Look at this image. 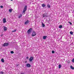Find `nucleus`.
<instances>
[{
	"label": "nucleus",
	"mask_w": 74,
	"mask_h": 74,
	"mask_svg": "<svg viewBox=\"0 0 74 74\" xmlns=\"http://www.w3.org/2000/svg\"><path fill=\"white\" fill-rule=\"evenodd\" d=\"M30 21L29 20H27V21H25V22L24 24L26 25H28L29 24V23Z\"/></svg>",
	"instance_id": "nucleus-4"
},
{
	"label": "nucleus",
	"mask_w": 74,
	"mask_h": 74,
	"mask_svg": "<svg viewBox=\"0 0 74 74\" xmlns=\"http://www.w3.org/2000/svg\"><path fill=\"white\" fill-rule=\"evenodd\" d=\"M47 7H48L49 8H51V5H50L49 4H48L47 5Z\"/></svg>",
	"instance_id": "nucleus-12"
},
{
	"label": "nucleus",
	"mask_w": 74,
	"mask_h": 74,
	"mask_svg": "<svg viewBox=\"0 0 74 74\" xmlns=\"http://www.w3.org/2000/svg\"><path fill=\"white\" fill-rule=\"evenodd\" d=\"M43 18H44V17H46V18H48V16L47 15H46L45 14H43Z\"/></svg>",
	"instance_id": "nucleus-7"
},
{
	"label": "nucleus",
	"mask_w": 74,
	"mask_h": 74,
	"mask_svg": "<svg viewBox=\"0 0 74 74\" xmlns=\"http://www.w3.org/2000/svg\"><path fill=\"white\" fill-rule=\"evenodd\" d=\"M26 66L27 67H30L31 66V65L29 64H26Z\"/></svg>",
	"instance_id": "nucleus-10"
},
{
	"label": "nucleus",
	"mask_w": 74,
	"mask_h": 74,
	"mask_svg": "<svg viewBox=\"0 0 74 74\" xmlns=\"http://www.w3.org/2000/svg\"><path fill=\"white\" fill-rule=\"evenodd\" d=\"M42 27H45V24L43 23V22H42Z\"/></svg>",
	"instance_id": "nucleus-13"
},
{
	"label": "nucleus",
	"mask_w": 74,
	"mask_h": 74,
	"mask_svg": "<svg viewBox=\"0 0 74 74\" xmlns=\"http://www.w3.org/2000/svg\"><path fill=\"white\" fill-rule=\"evenodd\" d=\"M10 53H12V54L14 53V51H11L10 52Z\"/></svg>",
	"instance_id": "nucleus-25"
},
{
	"label": "nucleus",
	"mask_w": 74,
	"mask_h": 74,
	"mask_svg": "<svg viewBox=\"0 0 74 74\" xmlns=\"http://www.w3.org/2000/svg\"><path fill=\"white\" fill-rule=\"evenodd\" d=\"M9 45V43H5L2 45L3 47H6L8 46Z\"/></svg>",
	"instance_id": "nucleus-3"
},
{
	"label": "nucleus",
	"mask_w": 74,
	"mask_h": 74,
	"mask_svg": "<svg viewBox=\"0 0 74 74\" xmlns=\"http://www.w3.org/2000/svg\"><path fill=\"white\" fill-rule=\"evenodd\" d=\"M47 37V36H43V39H44V40H45Z\"/></svg>",
	"instance_id": "nucleus-11"
},
{
	"label": "nucleus",
	"mask_w": 74,
	"mask_h": 74,
	"mask_svg": "<svg viewBox=\"0 0 74 74\" xmlns=\"http://www.w3.org/2000/svg\"><path fill=\"white\" fill-rule=\"evenodd\" d=\"M3 23H5L7 22V20H6V19H5V18H3Z\"/></svg>",
	"instance_id": "nucleus-9"
},
{
	"label": "nucleus",
	"mask_w": 74,
	"mask_h": 74,
	"mask_svg": "<svg viewBox=\"0 0 74 74\" xmlns=\"http://www.w3.org/2000/svg\"><path fill=\"white\" fill-rule=\"evenodd\" d=\"M27 10V6L25 5V6L24 9L23 11V13H25L26 12V11Z\"/></svg>",
	"instance_id": "nucleus-2"
},
{
	"label": "nucleus",
	"mask_w": 74,
	"mask_h": 74,
	"mask_svg": "<svg viewBox=\"0 0 74 74\" xmlns=\"http://www.w3.org/2000/svg\"><path fill=\"white\" fill-rule=\"evenodd\" d=\"M4 74V72L1 71L0 72V74Z\"/></svg>",
	"instance_id": "nucleus-23"
},
{
	"label": "nucleus",
	"mask_w": 74,
	"mask_h": 74,
	"mask_svg": "<svg viewBox=\"0 0 74 74\" xmlns=\"http://www.w3.org/2000/svg\"><path fill=\"white\" fill-rule=\"evenodd\" d=\"M68 23H70V25H72V23L71 22H68Z\"/></svg>",
	"instance_id": "nucleus-26"
},
{
	"label": "nucleus",
	"mask_w": 74,
	"mask_h": 74,
	"mask_svg": "<svg viewBox=\"0 0 74 74\" xmlns=\"http://www.w3.org/2000/svg\"><path fill=\"white\" fill-rule=\"evenodd\" d=\"M72 62H74V58H73V59H72Z\"/></svg>",
	"instance_id": "nucleus-28"
},
{
	"label": "nucleus",
	"mask_w": 74,
	"mask_h": 74,
	"mask_svg": "<svg viewBox=\"0 0 74 74\" xmlns=\"http://www.w3.org/2000/svg\"><path fill=\"white\" fill-rule=\"evenodd\" d=\"M0 7L1 8H3V6L2 5H1L0 6Z\"/></svg>",
	"instance_id": "nucleus-27"
},
{
	"label": "nucleus",
	"mask_w": 74,
	"mask_h": 74,
	"mask_svg": "<svg viewBox=\"0 0 74 74\" xmlns=\"http://www.w3.org/2000/svg\"><path fill=\"white\" fill-rule=\"evenodd\" d=\"M26 59H29V57H27Z\"/></svg>",
	"instance_id": "nucleus-31"
},
{
	"label": "nucleus",
	"mask_w": 74,
	"mask_h": 74,
	"mask_svg": "<svg viewBox=\"0 0 74 74\" xmlns=\"http://www.w3.org/2000/svg\"><path fill=\"white\" fill-rule=\"evenodd\" d=\"M62 27L63 26L62 25H60L59 27L60 29H61V28H62Z\"/></svg>",
	"instance_id": "nucleus-17"
},
{
	"label": "nucleus",
	"mask_w": 74,
	"mask_h": 74,
	"mask_svg": "<svg viewBox=\"0 0 74 74\" xmlns=\"http://www.w3.org/2000/svg\"><path fill=\"white\" fill-rule=\"evenodd\" d=\"M25 63H27V61H25Z\"/></svg>",
	"instance_id": "nucleus-34"
},
{
	"label": "nucleus",
	"mask_w": 74,
	"mask_h": 74,
	"mask_svg": "<svg viewBox=\"0 0 74 74\" xmlns=\"http://www.w3.org/2000/svg\"><path fill=\"white\" fill-rule=\"evenodd\" d=\"M45 6H46V5H45V4H43L42 5V6L43 7H45Z\"/></svg>",
	"instance_id": "nucleus-14"
},
{
	"label": "nucleus",
	"mask_w": 74,
	"mask_h": 74,
	"mask_svg": "<svg viewBox=\"0 0 74 74\" xmlns=\"http://www.w3.org/2000/svg\"><path fill=\"white\" fill-rule=\"evenodd\" d=\"M70 34H71V35H72L73 34V32L72 31H71L70 32Z\"/></svg>",
	"instance_id": "nucleus-20"
},
{
	"label": "nucleus",
	"mask_w": 74,
	"mask_h": 74,
	"mask_svg": "<svg viewBox=\"0 0 74 74\" xmlns=\"http://www.w3.org/2000/svg\"><path fill=\"white\" fill-rule=\"evenodd\" d=\"M58 67H59V69H60L61 68V67H62V65L59 64L58 65Z\"/></svg>",
	"instance_id": "nucleus-16"
},
{
	"label": "nucleus",
	"mask_w": 74,
	"mask_h": 74,
	"mask_svg": "<svg viewBox=\"0 0 74 74\" xmlns=\"http://www.w3.org/2000/svg\"><path fill=\"white\" fill-rule=\"evenodd\" d=\"M32 36H33V37H34V36H35L36 35V33L34 31L32 32Z\"/></svg>",
	"instance_id": "nucleus-5"
},
{
	"label": "nucleus",
	"mask_w": 74,
	"mask_h": 74,
	"mask_svg": "<svg viewBox=\"0 0 74 74\" xmlns=\"http://www.w3.org/2000/svg\"><path fill=\"white\" fill-rule=\"evenodd\" d=\"M52 53H55V51H53V50L52 51Z\"/></svg>",
	"instance_id": "nucleus-24"
},
{
	"label": "nucleus",
	"mask_w": 74,
	"mask_h": 74,
	"mask_svg": "<svg viewBox=\"0 0 74 74\" xmlns=\"http://www.w3.org/2000/svg\"><path fill=\"white\" fill-rule=\"evenodd\" d=\"M9 11L10 12H12V9H10L9 10Z\"/></svg>",
	"instance_id": "nucleus-21"
},
{
	"label": "nucleus",
	"mask_w": 74,
	"mask_h": 74,
	"mask_svg": "<svg viewBox=\"0 0 74 74\" xmlns=\"http://www.w3.org/2000/svg\"><path fill=\"white\" fill-rule=\"evenodd\" d=\"M22 16V15L20 14L19 16H18L19 18H21Z\"/></svg>",
	"instance_id": "nucleus-18"
},
{
	"label": "nucleus",
	"mask_w": 74,
	"mask_h": 74,
	"mask_svg": "<svg viewBox=\"0 0 74 74\" xmlns=\"http://www.w3.org/2000/svg\"><path fill=\"white\" fill-rule=\"evenodd\" d=\"M16 32V29H15L14 30V31H12V32Z\"/></svg>",
	"instance_id": "nucleus-22"
},
{
	"label": "nucleus",
	"mask_w": 74,
	"mask_h": 74,
	"mask_svg": "<svg viewBox=\"0 0 74 74\" xmlns=\"http://www.w3.org/2000/svg\"><path fill=\"white\" fill-rule=\"evenodd\" d=\"M19 64H16V66L18 67V66H19Z\"/></svg>",
	"instance_id": "nucleus-30"
},
{
	"label": "nucleus",
	"mask_w": 74,
	"mask_h": 74,
	"mask_svg": "<svg viewBox=\"0 0 74 74\" xmlns=\"http://www.w3.org/2000/svg\"><path fill=\"white\" fill-rule=\"evenodd\" d=\"M32 28H30V29H29L27 31V33L29 35L30 34H31V32H32Z\"/></svg>",
	"instance_id": "nucleus-1"
},
{
	"label": "nucleus",
	"mask_w": 74,
	"mask_h": 74,
	"mask_svg": "<svg viewBox=\"0 0 74 74\" xmlns=\"http://www.w3.org/2000/svg\"><path fill=\"white\" fill-rule=\"evenodd\" d=\"M11 1H12L13 0H10Z\"/></svg>",
	"instance_id": "nucleus-35"
},
{
	"label": "nucleus",
	"mask_w": 74,
	"mask_h": 74,
	"mask_svg": "<svg viewBox=\"0 0 74 74\" xmlns=\"http://www.w3.org/2000/svg\"><path fill=\"white\" fill-rule=\"evenodd\" d=\"M71 69L72 70H74V67H73V66H70Z\"/></svg>",
	"instance_id": "nucleus-15"
},
{
	"label": "nucleus",
	"mask_w": 74,
	"mask_h": 74,
	"mask_svg": "<svg viewBox=\"0 0 74 74\" xmlns=\"http://www.w3.org/2000/svg\"><path fill=\"white\" fill-rule=\"evenodd\" d=\"M1 37H3V34H1Z\"/></svg>",
	"instance_id": "nucleus-29"
},
{
	"label": "nucleus",
	"mask_w": 74,
	"mask_h": 74,
	"mask_svg": "<svg viewBox=\"0 0 74 74\" xmlns=\"http://www.w3.org/2000/svg\"><path fill=\"white\" fill-rule=\"evenodd\" d=\"M21 74H24V73L23 72V73H21Z\"/></svg>",
	"instance_id": "nucleus-32"
},
{
	"label": "nucleus",
	"mask_w": 74,
	"mask_h": 74,
	"mask_svg": "<svg viewBox=\"0 0 74 74\" xmlns=\"http://www.w3.org/2000/svg\"><path fill=\"white\" fill-rule=\"evenodd\" d=\"M3 28L4 31H7V27L4 26L3 27Z\"/></svg>",
	"instance_id": "nucleus-6"
},
{
	"label": "nucleus",
	"mask_w": 74,
	"mask_h": 74,
	"mask_svg": "<svg viewBox=\"0 0 74 74\" xmlns=\"http://www.w3.org/2000/svg\"><path fill=\"white\" fill-rule=\"evenodd\" d=\"M62 37H61L60 38V39H62Z\"/></svg>",
	"instance_id": "nucleus-33"
},
{
	"label": "nucleus",
	"mask_w": 74,
	"mask_h": 74,
	"mask_svg": "<svg viewBox=\"0 0 74 74\" xmlns=\"http://www.w3.org/2000/svg\"><path fill=\"white\" fill-rule=\"evenodd\" d=\"M1 61L2 62H4V59H2L1 60Z\"/></svg>",
	"instance_id": "nucleus-19"
},
{
	"label": "nucleus",
	"mask_w": 74,
	"mask_h": 74,
	"mask_svg": "<svg viewBox=\"0 0 74 74\" xmlns=\"http://www.w3.org/2000/svg\"><path fill=\"white\" fill-rule=\"evenodd\" d=\"M33 60V57H30V58L29 59V62H32V61Z\"/></svg>",
	"instance_id": "nucleus-8"
}]
</instances>
